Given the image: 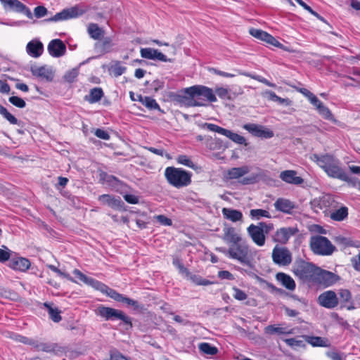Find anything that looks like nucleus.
I'll use <instances>...</instances> for the list:
<instances>
[{
	"label": "nucleus",
	"mask_w": 360,
	"mask_h": 360,
	"mask_svg": "<svg viewBox=\"0 0 360 360\" xmlns=\"http://www.w3.org/2000/svg\"><path fill=\"white\" fill-rule=\"evenodd\" d=\"M243 128L247 130L252 136L259 137L261 139H271L274 136V131L269 128L257 124H245L243 126Z\"/></svg>",
	"instance_id": "11"
},
{
	"label": "nucleus",
	"mask_w": 360,
	"mask_h": 360,
	"mask_svg": "<svg viewBox=\"0 0 360 360\" xmlns=\"http://www.w3.org/2000/svg\"><path fill=\"white\" fill-rule=\"evenodd\" d=\"M165 176L168 183L176 188L187 186L191 183L192 174L182 168L168 167Z\"/></svg>",
	"instance_id": "3"
},
{
	"label": "nucleus",
	"mask_w": 360,
	"mask_h": 360,
	"mask_svg": "<svg viewBox=\"0 0 360 360\" xmlns=\"http://www.w3.org/2000/svg\"><path fill=\"white\" fill-rule=\"evenodd\" d=\"M44 306L47 309L50 319L53 321L58 323L61 321L62 317L60 316V311L58 308L52 307V304L47 302H45Z\"/></svg>",
	"instance_id": "37"
},
{
	"label": "nucleus",
	"mask_w": 360,
	"mask_h": 360,
	"mask_svg": "<svg viewBox=\"0 0 360 360\" xmlns=\"http://www.w3.org/2000/svg\"><path fill=\"white\" fill-rule=\"evenodd\" d=\"M141 56L143 58L150 60H158L162 62H172L173 59L168 58L167 56L152 48H142L140 51Z\"/></svg>",
	"instance_id": "16"
},
{
	"label": "nucleus",
	"mask_w": 360,
	"mask_h": 360,
	"mask_svg": "<svg viewBox=\"0 0 360 360\" xmlns=\"http://www.w3.org/2000/svg\"><path fill=\"white\" fill-rule=\"evenodd\" d=\"M271 257L273 262L278 266H286L292 262V254L285 247L276 245L273 249Z\"/></svg>",
	"instance_id": "8"
},
{
	"label": "nucleus",
	"mask_w": 360,
	"mask_h": 360,
	"mask_svg": "<svg viewBox=\"0 0 360 360\" xmlns=\"http://www.w3.org/2000/svg\"><path fill=\"white\" fill-rule=\"evenodd\" d=\"M222 214L225 219L230 220L232 222L242 221L243 217V213L240 210L232 208H223Z\"/></svg>",
	"instance_id": "29"
},
{
	"label": "nucleus",
	"mask_w": 360,
	"mask_h": 360,
	"mask_svg": "<svg viewBox=\"0 0 360 360\" xmlns=\"http://www.w3.org/2000/svg\"><path fill=\"white\" fill-rule=\"evenodd\" d=\"M126 70L127 68L124 66H122L120 62H117L110 68L111 73L116 77L122 75L126 71Z\"/></svg>",
	"instance_id": "48"
},
{
	"label": "nucleus",
	"mask_w": 360,
	"mask_h": 360,
	"mask_svg": "<svg viewBox=\"0 0 360 360\" xmlns=\"http://www.w3.org/2000/svg\"><path fill=\"white\" fill-rule=\"evenodd\" d=\"M317 301L321 306L326 309H334L339 304L338 297L333 290H327L320 294Z\"/></svg>",
	"instance_id": "12"
},
{
	"label": "nucleus",
	"mask_w": 360,
	"mask_h": 360,
	"mask_svg": "<svg viewBox=\"0 0 360 360\" xmlns=\"http://www.w3.org/2000/svg\"><path fill=\"white\" fill-rule=\"evenodd\" d=\"M182 93V91H181ZM184 94H176L175 96V100L181 104L186 106H195L202 105L201 103L194 101L189 95L184 93Z\"/></svg>",
	"instance_id": "33"
},
{
	"label": "nucleus",
	"mask_w": 360,
	"mask_h": 360,
	"mask_svg": "<svg viewBox=\"0 0 360 360\" xmlns=\"http://www.w3.org/2000/svg\"><path fill=\"white\" fill-rule=\"evenodd\" d=\"M233 290L234 291L233 297L239 301H243L247 299L248 295L247 294L242 290L238 288L237 287L234 286L233 288Z\"/></svg>",
	"instance_id": "58"
},
{
	"label": "nucleus",
	"mask_w": 360,
	"mask_h": 360,
	"mask_svg": "<svg viewBox=\"0 0 360 360\" xmlns=\"http://www.w3.org/2000/svg\"><path fill=\"white\" fill-rule=\"evenodd\" d=\"M182 92L189 95L194 101L201 103L199 106H205L206 101H217V97L211 88L202 85H194L182 89Z\"/></svg>",
	"instance_id": "4"
},
{
	"label": "nucleus",
	"mask_w": 360,
	"mask_h": 360,
	"mask_svg": "<svg viewBox=\"0 0 360 360\" xmlns=\"http://www.w3.org/2000/svg\"><path fill=\"white\" fill-rule=\"evenodd\" d=\"M250 34L254 37L264 41L268 33L262 30L252 28L250 30Z\"/></svg>",
	"instance_id": "57"
},
{
	"label": "nucleus",
	"mask_w": 360,
	"mask_h": 360,
	"mask_svg": "<svg viewBox=\"0 0 360 360\" xmlns=\"http://www.w3.org/2000/svg\"><path fill=\"white\" fill-rule=\"evenodd\" d=\"M32 74L39 78L46 80V82H51L54 77V73L51 68L46 66L39 68H32Z\"/></svg>",
	"instance_id": "23"
},
{
	"label": "nucleus",
	"mask_w": 360,
	"mask_h": 360,
	"mask_svg": "<svg viewBox=\"0 0 360 360\" xmlns=\"http://www.w3.org/2000/svg\"><path fill=\"white\" fill-rule=\"evenodd\" d=\"M216 250L224 254L229 258L238 260L243 264L251 266L250 251L249 245L245 240L230 245L229 248L225 247L217 248Z\"/></svg>",
	"instance_id": "2"
},
{
	"label": "nucleus",
	"mask_w": 360,
	"mask_h": 360,
	"mask_svg": "<svg viewBox=\"0 0 360 360\" xmlns=\"http://www.w3.org/2000/svg\"><path fill=\"white\" fill-rule=\"evenodd\" d=\"M249 172V169L247 166L240 167H233L228 170L226 176L230 179H236L242 177Z\"/></svg>",
	"instance_id": "32"
},
{
	"label": "nucleus",
	"mask_w": 360,
	"mask_h": 360,
	"mask_svg": "<svg viewBox=\"0 0 360 360\" xmlns=\"http://www.w3.org/2000/svg\"><path fill=\"white\" fill-rule=\"evenodd\" d=\"M0 114L8 120L11 124L21 125L22 122L18 120L14 115L10 113L8 110L0 104Z\"/></svg>",
	"instance_id": "39"
},
{
	"label": "nucleus",
	"mask_w": 360,
	"mask_h": 360,
	"mask_svg": "<svg viewBox=\"0 0 360 360\" xmlns=\"http://www.w3.org/2000/svg\"><path fill=\"white\" fill-rule=\"evenodd\" d=\"M35 351L39 352H45L48 353H54L57 354L58 352H62L61 347H59L56 343H50V342H39L36 345Z\"/></svg>",
	"instance_id": "30"
},
{
	"label": "nucleus",
	"mask_w": 360,
	"mask_h": 360,
	"mask_svg": "<svg viewBox=\"0 0 360 360\" xmlns=\"http://www.w3.org/2000/svg\"><path fill=\"white\" fill-rule=\"evenodd\" d=\"M47 12H48L47 9L43 6H38L35 7V8L34 10V15L37 18H40L45 16L47 14Z\"/></svg>",
	"instance_id": "63"
},
{
	"label": "nucleus",
	"mask_w": 360,
	"mask_h": 360,
	"mask_svg": "<svg viewBox=\"0 0 360 360\" xmlns=\"http://www.w3.org/2000/svg\"><path fill=\"white\" fill-rule=\"evenodd\" d=\"M297 4H299L302 8H304L306 11H309L314 16L316 17L319 20L321 21H325L324 18L320 15L316 11H314L309 5H307L302 0H295Z\"/></svg>",
	"instance_id": "50"
},
{
	"label": "nucleus",
	"mask_w": 360,
	"mask_h": 360,
	"mask_svg": "<svg viewBox=\"0 0 360 360\" xmlns=\"http://www.w3.org/2000/svg\"><path fill=\"white\" fill-rule=\"evenodd\" d=\"M79 75V70L77 68H73L68 71L63 76L65 81L72 83L73 82Z\"/></svg>",
	"instance_id": "51"
},
{
	"label": "nucleus",
	"mask_w": 360,
	"mask_h": 360,
	"mask_svg": "<svg viewBox=\"0 0 360 360\" xmlns=\"http://www.w3.org/2000/svg\"><path fill=\"white\" fill-rule=\"evenodd\" d=\"M339 278V276L335 274L319 267L314 283L321 285L324 287H329L335 284Z\"/></svg>",
	"instance_id": "10"
},
{
	"label": "nucleus",
	"mask_w": 360,
	"mask_h": 360,
	"mask_svg": "<svg viewBox=\"0 0 360 360\" xmlns=\"http://www.w3.org/2000/svg\"><path fill=\"white\" fill-rule=\"evenodd\" d=\"M88 33L94 39H100L104 34V31L96 23H90L88 27Z\"/></svg>",
	"instance_id": "36"
},
{
	"label": "nucleus",
	"mask_w": 360,
	"mask_h": 360,
	"mask_svg": "<svg viewBox=\"0 0 360 360\" xmlns=\"http://www.w3.org/2000/svg\"><path fill=\"white\" fill-rule=\"evenodd\" d=\"M100 181L102 182H106L111 186L121 183V181L116 176L108 174L105 172L100 173Z\"/></svg>",
	"instance_id": "41"
},
{
	"label": "nucleus",
	"mask_w": 360,
	"mask_h": 360,
	"mask_svg": "<svg viewBox=\"0 0 360 360\" xmlns=\"http://www.w3.org/2000/svg\"><path fill=\"white\" fill-rule=\"evenodd\" d=\"M130 98L132 101H139L141 102L144 106H146L148 109L153 110H160V107L157 101L149 96H143L141 95H137V98H134V94L132 91H130Z\"/></svg>",
	"instance_id": "22"
},
{
	"label": "nucleus",
	"mask_w": 360,
	"mask_h": 360,
	"mask_svg": "<svg viewBox=\"0 0 360 360\" xmlns=\"http://www.w3.org/2000/svg\"><path fill=\"white\" fill-rule=\"evenodd\" d=\"M318 269L313 263L300 259L295 262L293 272L302 281L314 283Z\"/></svg>",
	"instance_id": "5"
},
{
	"label": "nucleus",
	"mask_w": 360,
	"mask_h": 360,
	"mask_svg": "<svg viewBox=\"0 0 360 360\" xmlns=\"http://www.w3.org/2000/svg\"><path fill=\"white\" fill-rule=\"evenodd\" d=\"M295 233V231L291 227H283L278 229L272 236L274 242L281 244H286L290 238Z\"/></svg>",
	"instance_id": "18"
},
{
	"label": "nucleus",
	"mask_w": 360,
	"mask_h": 360,
	"mask_svg": "<svg viewBox=\"0 0 360 360\" xmlns=\"http://www.w3.org/2000/svg\"><path fill=\"white\" fill-rule=\"evenodd\" d=\"M302 338L313 347H328L330 345L329 340L326 338L310 335H302Z\"/></svg>",
	"instance_id": "26"
},
{
	"label": "nucleus",
	"mask_w": 360,
	"mask_h": 360,
	"mask_svg": "<svg viewBox=\"0 0 360 360\" xmlns=\"http://www.w3.org/2000/svg\"><path fill=\"white\" fill-rule=\"evenodd\" d=\"M309 245L311 251L318 255H331L336 250L335 246L326 237L319 235L311 236Z\"/></svg>",
	"instance_id": "6"
},
{
	"label": "nucleus",
	"mask_w": 360,
	"mask_h": 360,
	"mask_svg": "<svg viewBox=\"0 0 360 360\" xmlns=\"http://www.w3.org/2000/svg\"><path fill=\"white\" fill-rule=\"evenodd\" d=\"M250 216L255 219L259 220L262 217L271 218L270 213L262 209H252L250 211Z\"/></svg>",
	"instance_id": "43"
},
{
	"label": "nucleus",
	"mask_w": 360,
	"mask_h": 360,
	"mask_svg": "<svg viewBox=\"0 0 360 360\" xmlns=\"http://www.w3.org/2000/svg\"><path fill=\"white\" fill-rule=\"evenodd\" d=\"M347 216L348 208L345 206H342L339 209L331 211L330 213V219L336 221H343Z\"/></svg>",
	"instance_id": "34"
},
{
	"label": "nucleus",
	"mask_w": 360,
	"mask_h": 360,
	"mask_svg": "<svg viewBox=\"0 0 360 360\" xmlns=\"http://www.w3.org/2000/svg\"><path fill=\"white\" fill-rule=\"evenodd\" d=\"M3 248L4 249L0 248V262H10L13 252L6 246L4 245Z\"/></svg>",
	"instance_id": "46"
},
{
	"label": "nucleus",
	"mask_w": 360,
	"mask_h": 360,
	"mask_svg": "<svg viewBox=\"0 0 360 360\" xmlns=\"http://www.w3.org/2000/svg\"><path fill=\"white\" fill-rule=\"evenodd\" d=\"M104 94L103 89L100 87H95L91 89L89 97L86 98L90 103L98 102Z\"/></svg>",
	"instance_id": "38"
},
{
	"label": "nucleus",
	"mask_w": 360,
	"mask_h": 360,
	"mask_svg": "<svg viewBox=\"0 0 360 360\" xmlns=\"http://www.w3.org/2000/svg\"><path fill=\"white\" fill-rule=\"evenodd\" d=\"M4 6H8L13 11L25 14L28 18L32 19V13L30 9L19 0H0Z\"/></svg>",
	"instance_id": "14"
},
{
	"label": "nucleus",
	"mask_w": 360,
	"mask_h": 360,
	"mask_svg": "<svg viewBox=\"0 0 360 360\" xmlns=\"http://www.w3.org/2000/svg\"><path fill=\"white\" fill-rule=\"evenodd\" d=\"M96 312L98 316L105 319L106 321H113L120 320L129 328L132 327L131 317L126 315L124 312L121 310L101 305L98 307Z\"/></svg>",
	"instance_id": "7"
},
{
	"label": "nucleus",
	"mask_w": 360,
	"mask_h": 360,
	"mask_svg": "<svg viewBox=\"0 0 360 360\" xmlns=\"http://www.w3.org/2000/svg\"><path fill=\"white\" fill-rule=\"evenodd\" d=\"M46 266L51 269V271L56 273L59 276L65 278L72 282H75V280L72 277L70 276V275L68 273L63 272L61 270H60L58 267L53 264H47Z\"/></svg>",
	"instance_id": "49"
},
{
	"label": "nucleus",
	"mask_w": 360,
	"mask_h": 360,
	"mask_svg": "<svg viewBox=\"0 0 360 360\" xmlns=\"http://www.w3.org/2000/svg\"><path fill=\"white\" fill-rule=\"evenodd\" d=\"M268 94L269 95V98L271 101L278 102V103H280L281 105H290L291 101H290L288 98H283L279 97L274 91H270L268 92Z\"/></svg>",
	"instance_id": "47"
},
{
	"label": "nucleus",
	"mask_w": 360,
	"mask_h": 360,
	"mask_svg": "<svg viewBox=\"0 0 360 360\" xmlns=\"http://www.w3.org/2000/svg\"><path fill=\"white\" fill-rule=\"evenodd\" d=\"M26 51L33 58H38L43 53L44 45L39 39H32L27 43Z\"/></svg>",
	"instance_id": "21"
},
{
	"label": "nucleus",
	"mask_w": 360,
	"mask_h": 360,
	"mask_svg": "<svg viewBox=\"0 0 360 360\" xmlns=\"http://www.w3.org/2000/svg\"><path fill=\"white\" fill-rule=\"evenodd\" d=\"M311 160L314 161L328 176L335 179H343L344 169L341 167L340 161L330 154H313Z\"/></svg>",
	"instance_id": "1"
},
{
	"label": "nucleus",
	"mask_w": 360,
	"mask_h": 360,
	"mask_svg": "<svg viewBox=\"0 0 360 360\" xmlns=\"http://www.w3.org/2000/svg\"><path fill=\"white\" fill-rule=\"evenodd\" d=\"M98 200L101 204L106 205L113 210H122L124 209V203L119 196L103 194L98 196Z\"/></svg>",
	"instance_id": "13"
},
{
	"label": "nucleus",
	"mask_w": 360,
	"mask_h": 360,
	"mask_svg": "<svg viewBox=\"0 0 360 360\" xmlns=\"http://www.w3.org/2000/svg\"><path fill=\"white\" fill-rule=\"evenodd\" d=\"M222 239L229 244L233 245L243 241L240 236L236 233L233 227L224 229V235Z\"/></svg>",
	"instance_id": "24"
},
{
	"label": "nucleus",
	"mask_w": 360,
	"mask_h": 360,
	"mask_svg": "<svg viewBox=\"0 0 360 360\" xmlns=\"http://www.w3.org/2000/svg\"><path fill=\"white\" fill-rule=\"evenodd\" d=\"M199 349L203 353L209 355H215L218 352V349L207 342H202L199 345Z\"/></svg>",
	"instance_id": "44"
},
{
	"label": "nucleus",
	"mask_w": 360,
	"mask_h": 360,
	"mask_svg": "<svg viewBox=\"0 0 360 360\" xmlns=\"http://www.w3.org/2000/svg\"><path fill=\"white\" fill-rule=\"evenodd\" d=\"M66 11H68V18L70 19L82 15L88 11V8L84 5L78 4L70 8H66Z\"/></svg>",
	"instance_id": "35"
},
{
	"label": "nucleus",
	"mask_w": 360,
	"mask_h": 360,
	"mask_svg": "<svg viewBox=\"0 0 360 360\" xmlns=\"http://www.w3.org/2000/svg\"><path fill=\"white\" fill-rule=\"evenodd\" d=\"M342 302L345 303L352 302V294L347 289H341L338 292Z\"/></svg>",
	"instance_id": "54"
},
{
	"label": "nucleus",
	"mask_w": 360,
	"mask_h": 360,
	"mask_svg": "<svg viewBox=\"0 0 360 360\" xmlns=\"http://www.w3.org/2000/svg\"><path fill=\"white\" fill-rule=\"evenodd\" d=\"M304 340H300L296 338H292L285 340V342L290 347H305L306 345Z\"/></svg>",
	"instance_id": "45"
},
{
	"label": "nucleus",
	"mask_w": 360,
	"mask_h": 360,
	"mask_svg": "<svg viewBox=\"0 0 360 360\" xmlns=\"http://www.w3.org/2000/svg\"><path fill=\"white\" fill-rule=\"evenodd\" d=\"M48 51L51 56L58 58L65 55L66 46L64 42L59 39H53L48 45Z\"/></svg>",
	"instance_id": "17"
},
{
	"label": "nucleus",
	"mask_w": 360,
	"mask_h": 360,
	"mask_svg": "<svg viewBox=\"0 0 360 360\" xmlns=\"http://www.w3.org/2000/svg\"><path fill=\"white\" fill-rule=\"evenodd\" d=\"M326 356L332 360H345L344 353L336 350H331L326 352Z\"/></svg>",
	"instance_id": "55"
},
{
	"label": "nucleus",
	"mask_w": 360,
	"mask_h": 360,
	"mask_svg": "<svg viewBox=\"0 0 360 360\" xmlns=\"http://www.w3.org/2000/svg\"><path fill=\"white\" fill-rule=\"evenodd\" d=\"M114 300L126 304L127 306H131L134 310H137L140 308L139 302L136 300H132L129 297L124 296L122 294L119 293L116 291L113 298Z\"/></svg>",
	"instance_id": "31"
},
{
	"label": "nucleus",
	"mask_w": 360,
	"mask_h": 360,
	"mask_svg": "<svg viewBox=\"0 0 360 360\" xmlns=\"http://www.w3.org/2000/svg\"><path fill=\"white\" fill-rule=\"evenodd\" d=\"M31 266L30 261L25 257H15L10 259L8 266L15 271H25Z\"/></svg>",
	"instance_id": "19"
},
{
	"label": "nucleus",
	"mask_w": 360,
	"mask_h": 360,
	"mask_svg": "<svg viewBox=\"0 0 360 360\" xmlns=\"http://www.w3.org/2000/svg\"><path fill=\"white\" fill-rule=\"evenodd\" d=\"M276 278L279 281L286 289L289 290H294L296 288V284L294 279L289 275L279 272L276 274Z\"/></svg>",
	"instance_id": "27"
},
{
	"label": "nucleus",
	"mask_w": 360,
	"mask_h": 360,
	"mask_svg": "<svg viewBox=\"0 0 360 360\" xmlns=\"http://www.w3.org/2000/svg\"><path fill=\"white\" fill-rule=\"evenodd\" d=\"M8 101L11 104L20 108H25L26 105L25 101L18 96H11Z\"/></svg>",
	"instance_id": "56"
},
{
	"label": "nucleus",
	"mask_w": 360,
	"mask_h": 360,
	"mask_svg": "<svg viewBox=\"0 0 360 360\" xmlns=\"http://www.w3.org/2000/svg\"><path fill=\"white\" fill-rule=\"evenodd\" d=\"M215 92L220 98L230 99L229 91L226 88H224V87L216 88Z\"/></svg>",
	"instance_id": "60"
},
{
	"label": "nucleus",
	"mask_w": 360,
	"mask_h": 360,
	"mask_svg": "<svg viewBox=\"0 0 360 360\" xmlns=\"http://www.w3.org/2000/svg\"><path fill=\"white\" fill-rule=\"evenodd\" d=\"M297 173L295 170H285L281 172L279 177L288 184L301 185L304 183V179L301 176H297Z\"/></svg>",
	"instance_id": "20"
},
{
	"label": "nucleus",
	"mask_w": 360,
	"mask_h": 360,
	"mask_svg": "<svg viewBox=\"0 0 360 360\" xmlns=\"http://www.w3.org/2000/svg\"><path fill=\"white\" fill-rule=\"evenodd\" d=\"M68 19L69 18L68 16V11H66V9H63L62 11L57 13L54 16H53L46 20L48 22H51V21L57 22V21L65 20H68Z\"/></svg>",
	"instance_id": "52"
},
{
	"label": "nucleus",
	"mask_w": 360,
	"mask_h": 360,
	"mask_svg": "<svg viewBox=\"0 0 360 360\" xmlns=\"http://www.w3.org/2000/svg\"><path fill=\"white\" fill-rule=\"evenodd\" d=\"M73 274L78 278L81 281L84 282V283L87 284L89 283L90 279L91 277H88L85 274H84L82 271H80L79 269H75L73 271Z\"/></svg>",
	"instance_id": "62"
},
{
	"label": "nucleus",
	"mask_w": 360,
	"mask_h": 360,
	"mask_svg": "<svg viewBox=\"0 0 360 360\" xmlns=\"http://www.w3.org/2000/svg\"><path fill=\"white\" fill-rule=\"evenodd\" d=\"M88 285L93 287L96 290H99L102 293L107 295L112 299L116 292L115 290L110 288L107 285L93 278H91Z\"/></svg>",
	"instance_id": "25"
},
{
	"label": "nucleus",
	"mask_w": 360,
	"mask_h": 360,
	"mask_svg": "<svg viewBox=\"0 0 360 360\" xmlns=\"http://www.w3.org/2000/svg\"><path fill=\"white\" fill-rule=\"evenodd\" d=\"M319 113L326 119L330 120L333 117V114L328 107L325 106L323 103L318 106L316 108Z\"/></svg>",
	"instance_id": "53"
},
{
	"label": "nucleus",
	"mask_w": 360,
	"mask_h": 360,
	"mask_svg": "<svg viewBox=\"0 0 360 360\" xmlns=\"http://www.w3.org/2000/svg\"><path fill=\"white\" fill-rule=\"evenodd\" d=\"M248 233L252 241L258 246L264 245L266 236L263 229L259 225L250 224L247 229Z\"/></svg>",
	"instance_id": "15"
},
{
	"label": "nucleus",
	"mask_w": 360,
	"mask_h": 360,
	"mask_svg": "<svg viewBox=\"0 0 360 360\" xmlns=\"http://www.w3.org/2000/svg\"><path fill=\"white\" fill-rule=\"evenodd\" d=\"M155 219L158 222H159L160 224L164 226H172V221L171 219L168 218L165 215L160 214L155 217Z\"/></svg>",
	"instance_id": "61"
},
{
	"label": "nucleus",
	"mask_w": 360,
	"mask_h": 360,
	"mask_svg": "<svg viewBox=\"0 0 360 360\" xmlns=\"http://www.w3.org/2000/svg\"><path fill=\"white\" fill-rule=\"evenodd\" d=\"M204 127L210 131L217 132L229 138L233 142L238 144H245L246 139L243 136L233 133L231 131L222 128L217 124L205 123Z\"/></svg>",
	"instance_id": "9"
},
{
	"label": "nucleus",
	"mask_w": 360,
	"mask_h": 360,
	"mask_svg": "<svg viewBox=\"0 0 360 360\" xmlns=\"http://www.w3.org/2000/svg\"><path fill=\"white\" fill-rule=\"evenodd\" d=\"M274 207L276 210L281 211L284 213H290L295 208L294 203L290 200L285 198H278L274 202Z\"/></svg>",
	"instance_id": "28"
},
{
	"label": "nucleus",
	"mask_w": 360,
	"mask_h": 360,
	"mask_svg": "<svg viewBox=\"0 0 360 360\" xmlns=\"http://www.w3.org/2000/svg\"><path fill=\"white\" fill-rule=\"evenodd\" d=\"M264 41L268 43L269 44L273 45L275 47L283 48V45L280 43L275 37L272 35L267 34L266 37L264 38Z\"/></svg>",
	"instance_id": "59"
},
{
	"label": "nucleus",
	"mask_w": 360,
	"mask_h": 360,
	"mask_svg": "<svg viewBox=\"0 0 360 360\" xmlns=\"http://www.w3.org/2000/svg\"><path fill=\"white\" fill-rule=\"evenodd\" d=\"M172 264L179 269V274L184 275L186 277H188V276L191 274L190 271L184 266L181 259H180L179 257H173Z\"/></svg>",
	"instance_id": "42"
},
{
	"label": "nucleus",
	"mask_w": 360,
	"mask_h": 360,
	"mask_svg": "<svg viewBox=\"0 0 360 360\" xmlns=\"http://www.w3.org/2000/svg\"><path fill=\"white\" fill-rule=\"evenodd\" d=\"M335 241L337 243L344 245L345 246H347V247H350V246L354 245V243L350 238L343 237V236L336 237Z\"/></svg>",
	"instance_id": "64"
},
{
	"label": "nucleus",
	"mask_w": 360,
	"mask_h": 360,
	"mask_svg": "<svg viewBox=\"0 0 360 360\" xmlns=\"http://www.w3.org/2000/svg\"><path fill=\"white\" fill-rule=\"evenodd\" d=\"M176 161L179 164L188 167L194 170H197L198 167L196 164L193 163L191 159L186 155H179L176 158Z\"/></svg>",
	"instance_id": "40"
}]
</instances>
